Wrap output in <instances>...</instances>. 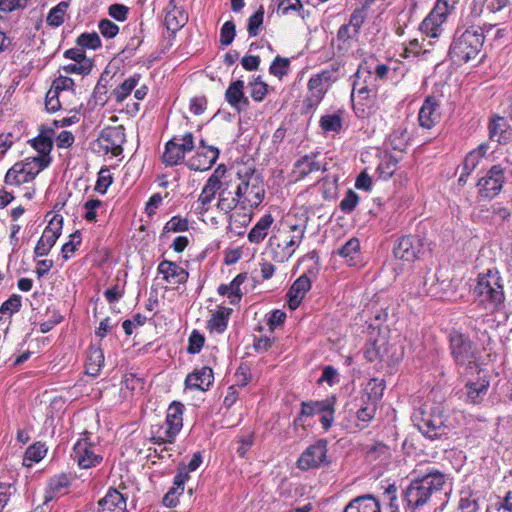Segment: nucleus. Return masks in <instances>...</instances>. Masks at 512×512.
Listing matches in <instances>:
<instances>
[{"label": "nucleus", "instance_id": "1", "mask_svg": "<svg viewBox=\"0 0 512 512\" xmlns=\"http://www.w3.org/2000/svg\"><path fill=\"white\" fill-rule=\"evenodd\" d=\"M475 303L487 313L498 311L505 300L503 279L496 269L478 275L473 289Z\"/></svg>", "mask_w": 512, "mask_h": 512}, {"label": "nucleus", "instance_id": "2", "mask_svg": "<svg viewBox=\"0 0 512 512\" xmlns=\"http://www.w3.org/2000/svg\"><path fill=\"white\" fill-rule=\"evenodd\" d=\"M445 484V476L438 471L413 480L403 493L407 507L411 511L422 508L434 495L441 493Z\"/></svg>", "mask_w": 512, "mask_h": 512}, {"label": "nucleus", "instance_id": "3", "mask_svg": "<svg viewBox=\"0 0 512 512\" xmlns=\"http://www.w3.org/2000/svg\"><path fill=\"white\" fill-rule=\"evenodd\" d=\"M412 421L429 439H438L447 435L448 427L444 418V409L440 404H424L419 407L413 413Z\"/></svg>", "mask_w": 512, "mask_h": 512}, {"label": "nucleus", "instance_id": "4", "mask_svg": "<svg viewBox=\"0 0 512 512\" xmlns=\"http://www.w3.org/2000/svg\"><path fill=\"white\" fill-rule=\"evenodd\" d=\"M306 233V224H290L288 230L281 231L269 239V245L273 253V260L283 263L290 259L295 250L301 244Z\"/></svg>", "mask_w": 512, "mask_h": 512}, {"label": "nucleus", "instance_id": "5", "mask_svg": "<svg viewBox=\"0 0 512 512\" xmlns=\"http://www.w3.org/2000/svg\"><path fill=\"white\" fill-rule=\"evenodd\" d=\"M234 176L236 185L241 188L239 196L243 209L257 207L263 200L265 189L262 177L252 169L238 171Z\"/></svg>", "mask_w": 512, "mask_h": 512}, {"label": "nucleus", "instance_id": "6", "mask_svg": "<svg viewBox=\"0 0 512 512\" xmlns=\"http://www.w3.org/2000/svg\"><path fill=\"white\" fill-rule=\"evenodd\" d=\"M183 404L173 402L167 409L166 419L161 424L151 427L152 439L155 443H172L183 426Z\"/></svg>", "mask_w": 512, "mask_h": 512}, {"label": "nucleus", "instance_id": "7", "mask_svg": "<svg viewBox=\"0 0 512 512\" xmlns=\"http://www.w3.org/2000/svg\"><path fill=\"white\" fill-rule=\"evenodd\" d=\"M484 36L477 29H468L451 45L450 55L458 62L477 59L483 46Z\"/></svg>", "mask_w": 512, "mask_h": 512}, {"label": "nucleus", "instance_id": "8", "mask_svg": "<svg viewBox=\"0 0 512 512\" xmlns=\"http://www.w3.org/2000/svg\"><path fill=\"white\" fill-rule=\"evenodd\" d=\"M221 166V172L217 175V182L220 186L217 191L218 194V202L217 208L220 211L228 214L237 205L241 206V199L239 196V192H241V188L236 185L234 176L231 174H226V169Z\"/></svg>", "mask_w": 512, "mask_h": 512}, {"label": "nucleus", "instance_id": "9", "mask_svg": "<svg viewBox=\"0 0 512 512\" xmlns=\"http://www.w3.org/2000/svg\"><path fill=\"white\" fill-rule=\"evenodd\" d=\"M456 3L457 0H437L433 10L421 23V31L428 37H439L443 31L442 25Z\"/></svg>", "mask_w": 512, "mask_h": 512}, {"label": "nucleus", "instance_id": "10", "mask_svg": "<svg viewBox=\"0 0 512 512\" xmlns=\"http://www.w3.org/2000/svg\"><path fill=\"white\" fill-rule=\"evenodd\" d=\"M194 140L192 133H185L180 137H174L167 142L162 159L165 165L173 166L179 164L185 157L186 152L193 150Z\"/></svg>", "mask_w": 512, "mask_h": 512}, {"label": "nucleus", "instance_id": "11", "mask_svg": "<svg viewBox=\"0 0 512 512\" xmlns=\"http://www.w3.org/2000/svg\"><path fill=\"white\" fill-rule=\"evenodd\" d=\"M450 347L457 365L472 367V364L476 361V349L468 338L461 333L452 332Z\"/></svg>", "mask_w": 512, "mask_h": 512}, {"label": "nucleus", "instance_id": "12", "mask_svg": "<svg viewBox=\"0 0 512 512\" xmlns=\"http://www.w3.org/2000/svg\"><path fill=\"white\" fill-rule=\"evenodd\" d=\"M504 182V168L501 165L492 166L477 183L479 196L484 199L494 198L501 192Z\"/></svg>", "mask_w": 512, "mask_h": 512}, {"label": "nucleus", "instance_id": "13", "mask_svg": "<svg viewBox=\"0 0 512 512\" xmlns=\"http://www.w3.org/2000/svg\"><path fill=\"white\" fill-rule=\"evenodd\" d=\"M416 287L418 295L442 297L449 287V281L440 279L438 271L427 269L422 272Z\"/></svg>", "mask_w": 512, "mask_h": 512}, {"label": "nucleus", "instance_id": "14", "mask_svg": "<svg viewBox=\"0 0 512 512\" xmlns=\"http://www.w3.org/2000/svg\"><path fill=\"white\" fill-rule=\"evenodd\" d=\"M327 463V442L321 439L306 448L297 460V467L301 470H309Z\"/></svg>", "mask_w": 512, "mask_h": 512}, {"label": "nucleus", "instance_id": "15", "mask_svg": "<svg viewBox=\"0 0 512 512\" xmlns=\"http://www.w3.org/2000/svg\"><path fill=\"white\" fill-rule=\"evenodd\" d=\"M62 230V218L54 216L44 229L40 239L38 240L34 253L37 257L48 255L51 248L55 245Z\"/></svg>", "mask_w": 512, "mask_h": 512}, {"label": "nucleus", "instance_id": "16", "mask_svg": "<svg viewBox=\"0 0 512 512\" xmlns=\"http://www.w3.org/2000/svg\"><path fill=\"white\" fill-rule=\"evenodd\" d=\"M221 172V166H218L213 174L206 181L197 201L194 204V210L199 215H204L210 209L212 201L215 199L220 186L217 182V175Z\"/></svg>", "mask_w": 512, "mask_h": 512}, {"label": "nucleus", "instance_id": "17", "mask_svg": "<svg viewBox=\"0 0 512 512\" xmlns=\"http://www.w3.org/2000/svg\"><path fill=\"white\" fill-rule=\"evenodd\" d=\"M73 458L83 469L95 466L102 460V457L95 453V447L86 438L78 440L74 445Z\"/></svg>", "mask_w": 512, "mask_h": 512}, {"label": "nucleus", "instance_id": "18", "mask_svg": "<svg viewBox=\"0 0 512 512\" xmlns=\"http://www.w3.org/2000/svg\"><path fill=\"white\" fill-rule=\"evenodd\" d=\"M423 247L422 240L416 236L402 237L393 249V254L397 259L411 262L419 257Z\"/></svg>", "mask_w": 512, "mask_h": 512}, {"label": "nucleus", "instance_id": "19", "mask_svg": "<svg viewBox=\"0 0 512 512\" xmlns=\"http://www.w3.org/2000/svg\"><path fill=\"white\" fill-rule=\"evenodd\" d=\"M219 155V150L213 146H205L201 141V147L196 155L187 161V166L191 170L206 171L212 167Z\"/></svg>", "mask_w": 512, "mask_h": 512}, {"label": "nucleus", "instance_id": "20", "mask_svg": "<svg viewBox=\"0 0 512 512\" xmlns=\"http://www.w3.org/2000/svg\"><path fill=\"white\" fill-rule=\"evenodd\" d=\"M365 71H357L355 73V80L353 83L351 98L354 100L358 97L360 100H368L376 96L377 82L375 77H363Z\"/></svg>", "mask_w": 512, "mask_h": 512}, {"label": "nucleus", "instance_id": "21", "mask_svg": "<svg viewBox=\"0 0 512 512\" xmlns=\"http://www.w3.org/2000/svg\"><path fill=\"white\" fill-rule=\"evenodd\" d=\"M98 143L105 153L118 156L122 153L124 133L118 128H108L102 131Z\"/></svg>", "mask_w": 512, "mask_h": 512}, {"label": "nucleus", "instance_id": "22", "mask_svg": "<svg viewBox=\"0 0 512 512\" xmlns=\"http://www.w3.org/2000/svg\"><path fill=\"white\" fill-rule=\"evenodd\" d=\"M441 119L440 106L433 97H427L418 114V122L420 127L430 130Z\"/></svg>", "mask_w": 512, "mask_h": 512}, {"label": "nucleus", "instance_id": "23", "mask_svg": "<svg viewBox=\"0 0 512 512\" xmlns=\"http://www.w3.org/2000/svg\"><path fill=\"white\" fill-rule=\"evenodd\" d=\"M158 272L169 285H179L188 279V272L174 262L164 260L158 266Z\"/></svg>", "mask_w": 512, "mask_h": 512}, {"label": "nucleus", "instance_id": "24", "mask_svg": "<svg viewBox=\"0 0 512 512\" xmlns=\"http://www.w3.org/2000/svg\"><path fill=\"white\" fill-rule=\"evenodd\" d=\"M310 288L311 281L306 275L296 279L287 293L289 308L292 310L297 309Z\"/></svg>", "mask_w": 512, "mask_h": 512}, {"label": "nucleus", "instance_id": "25", "mask_svg": "<svg viewBox=\"0 0 512 512\" xmlns=\"http://www.w3.org/2000/svg\"><path fill=\"white\" fill-rule=\"evenodd\" d=\"M71 484V476L68 474H58L50 478L44 495V503H48L60 495L65 493V490Z\"/></svg>", "mask_w": 512, "mask_h": 512}, {"label": "nucleus", "instance_id": "26", "mask_svg": "<svg viewBox=\"0 0 512 512\" xmlns=\"http://www.w3.org/2000/svg\"><path fill=\"white\" fill-rule=\"evenodd\" d=\"M164 21L168 30L176 32L187 23L188 14L183 8L178 7L174 0H171L167 6Z\"/></svg>", "mask_w": 512, "mask_h": 512}, {"label": "nucleus", "instance_id": "27", "mask_svg": "<svg viewBox=\"0 0 512 512\" xmlns=\"http://www.w3.org/2000/svg\"><path fill=\"white\" fill-rule=\"evenodd\" d=\"M213 372L209 367H203L189 374L185 380L186 387L205 391L212 384Z\"/></svg>", "mask_w": 512, "mask_h": 512}, {"label": "nucleus", "instance_id": "28", "mask_svg": "<svg viewBox=\"0 0 512 512\" xmlns=\"http://www.w3.org/2000/svg\"><path fill=\"white\" fill-rule=\"evenodd\" d=\"M98 505V512H124L126 501L119 491L110 489L105 497L98 502Z\"/></svg>", "mask_w": 512, "mask_h": 512}, {"label": "nucleus", "instance_id": "29", "mask_svg": "<svg viewBox=\"0 0 512 512\" xmlns=\"http://www.w3.org/2000/svg\"><path fill=\"white\" fill-rule=\"evenodd\" d=\"M344 512H381L380 504L372 495H363L352 499Z\"/></svg>", "mask_w": 512, "mask_h": 512}, {"label": "nucleus", "instance_id": "30", "mask_svg": "<svg viewBox=\"0 0 512 512\" xmlns=\"http://www.w3.org/2000/svg\"><path fill=\"white\" fill-rule=\"evenodd\" d=\"M489 138L497 143H507L511 138V130L508 122L503 117L492 119L489 124Z\"/></svg>", "mask_w": 512, "mask_h": 512}, {"label": "nucleus", "instance_id": "31", "mask_svg": "<svg viewBox=\"0 0 512 512\" xmlns=\"http://www.w3.org/2000/svg\"><path fill=\"white\" fill-rule=\"evenodd\" d=\"M274 222V218L271 214H266L260 218V220L254 225L251 231L248 233V240L251 243L259 244L262 242L268 234Z\"/></svg>", "mask_w": 512, "mask_h": 512}, {"label": "nucleus", "instance_id": "32", "mask_svg": "<svg viewBox=\"0 0 512 512\" xmlns=\"http://www.w3.org/2000/svg\"><path fill=\"white\" fill-rule=\"evenodd\" d=\"M247 276L244 273L238 274L228 285L222 284L218 287V293L226 295L230 299L231 304H236L240 301L242 294L240 286L244 283Z\"/></svg>", "mask_w": 512, "mask_h": 512}, {"label": "nucleus", "instance_id": "33", "mask_svg": "<svg viewBox=\"0 0 512 512\" xmlns=\"http://www.w3.org/2000/svg\"><path fill=\"white\" fill-rule=\"evenodd\" d=\"M33 180L30 174L25 170V166L18 162H16L5 175V183L9 186L19 187Z\"/></svg>", "mask_w": 512, "mask_h": 512}, {"label": "nucleus", "instance_id": "34", "mask_svg": "<svg viewBox=\"0 0 512 512\" xmlns=\"http://www.w3.org/2000/svg\"><path fill=\"white\" fill-rule=\"evenodd\" d=\"M465 387L467 401L472 404H479L483 401L488 392L489 381L479 379L476 382H468Z\"/></svg>", "mask_w": 512, "mask_h": 512}, {"label": "nucleus", "instance_id": "35", "mask_svg": "<svg viewBox=\"0 0 512 512\" xmlns=\"http://www.w3.org/2000/svg\"><path fill=\"white\" fill-rule=\"evenodd\" d=\"M243 89L244 82L242 80H236L230 84L225 93L227 102L238 110L241 109V105H247V99L244 97Z\"/></svg>", "mask_w": 512, "mask_h": 512}, {"label": "nucleus", "instance_id": "36", "mask_svg": "<svg viewBox=\"0 0 512 512\" xmlns=\"http://www.w3.org/2000/svg\"><path fill=\"white\" fill-rule=\"evenodd\" d=\"M232 312V309L227 307H219L216 312H214L208 321V329L211 332L222 333L227 327L229 316Z\"/></svg>", "mask_w": 512, "mask_h": 512}, {"label": "nucleus", "instance_id": "37", "mask_svg": "<svg viewBox=\"0 0 512 512\" xmlns=\"http://www.w3.org/2000/svg\"><path fill=\"white\" fill-rule=\"evenodd\" d=\"M51 162V157L46 155H37L34 157H28L23 161H20L23 166H25V170L30 174V176L35 179V177L45 169Z\"/></svg>", "mask_w": 512, "mask_h": 512}, {"label": "nucleus", "instance_id": "38", "mask_svg": "<svg viewBox=\"0 0 512 512\" xmlns=\"http://www.w3.org/2000/svg\"><path fill=\"white\" fill-rule=\"evenodd\" d=\"M320 169V164L315 160V157L306 155L295 163L293 173L298 180Z\"/></svg>", "mask_w": 512, "mask_h": 512}, {"label": "nucleus", "instance_id": "39", "mask_svg": "<svg viewBox=\"0 0 512 512\" xmlns=\"http://www.w3.org/2000/svg\"><path fill=\"white\" fill-rule=\"evenodd\" d=\"M104 364V353L99 347H91L86 362V373L91 376L99 375Z\"/></svg>", "mask_w": 512, "mask_h": 512}, {"label": "nucleus", "instance_id": "40", "mask_svg": "<svg viewBox=\"0 0 512 512\" xmlns=\"http://www.w3.org/2000/svg\"><path fill=\"white\" fill-rule=\"evenodd\" d=\"M335 404V398H327L321 401L316 402H303L301 414L305 416H314L316 414H321L332 408Z\"/></svg>", "mask_w": 512, "mask_h": 512}, {"label": "nucleus", "instance_id": "41", "mask_svg": "<svg viewBox=\"0 0 512 512\" xmlns=\"http://www.w3.org/2000/svg\"><path fill=\"white\" fill-rule=\"evenodd\" d=\"M51 133V130H42L40 134L31 141L32 146L38 152V155L49 156L53 147Z\"/></svg>", "mask_w": 512, "mask_h": 512}, {"label": "nucleus", "instance_id": "42", "mask_svg": "<svg viewBox=\"0 0 512 512\" xmlns=\"http://www.w3.org/2000/svg\"><path fill=\"white\" fill-rule=\"evenodd\" d=\"M140 79L139 75L132 76L126 79L122 84H120L113 91V96L117 102H122L125 98L132 92V90L137 86L138 81Z\"/></svg>", "mask_w": 512, "mask_h": 512}, {"label": "nucleus", "instance_id": "43", "mask_svg": "<svg viewBox=\"0 0 512 512\" xmlns=\"http://www.w3.org/2000/svg\"><path fill=\"white\" fill-rule=\"evenodd\" d=\"M68 4L60 2L57 6L52 8L47 16V23L51 26L58 27L64 22Z\"/></svg>", "mask_w": 512, "mask_h": 512}, {"label": "nucleus", "instance_id": "44", "mask_svg": "<svg viewBox=\"0 0 512 512\" xmlns=\"http://www.w3.org/2000/svg\"><path fill=\"white\" fill-rule=\"evenodd\" d=\"M332 80V72L329 70L322 71L312 76L308 82V89L327 90L326 84Z\"/></svg>", "mask_w": 512, "mask_h": 512}, {"label": "nucleus", "instance_id": "45", "mask_svg": "<svg viewBox=\"0 0 512 512\" xmlns=\"http://www.w3.org/2000/svg\"><path fill=\"white\" fill-rule=\"evenodd\" d=\"M21 306V297L18 295L11 296L0 307V320L6 315L10 317L17 312Z\"/></svg>", "mask_w": 512, "mask_h": 512}, {"label": "nucleus", "instance_id": "46", "mask_svg": "<svg viewBox=\"0 0 512 512\" xmlns=\"http://www.w3.org/2000/svg\"><path fill=\"white\" fill-rule=\"evenodd\" d=\"M384 388L383 381H378L377 379L371 380L367 386L368 399L372 403L377 404V401H379L383 396Z\"/></svg>", "mask_w": 512, "mask_h": 512}, {"label": "nucleus", "instance_id": "47", "mask_svg": "<svg viewBox=\"0 0 512 512\" xmlns=\"http://www.w3.org/2000/svg\"><path fill=\"white\" fill-rule=\"evenodd\" d=\"M77 44L83 48L97 49L101 46V39L96 32L83 33L77 38Z\"/></svg>", "mask_w": 512, "mask_h": 512}, {"label": "nucleus", "instance_id": "48", "mask_svg": "<svg viewBox=\"0 0 512 512\" xmlns=\"http://www.w3.org/2000/svg\"><path fill=\"white\" fill-rule=\"evenodd\" d=\"M46 450L43 449L41 445H32L30 446L24 458V463L27 466H30L33 462H39L45 456Z\"/></svg>", "mask_w": 512, "mask_h": 512}, {"label": "nucleus", "instance_id": "49", "mask_svg": "<svg viewBox=\"0 0 512 512\" xmlns=\"http://www.w3.org/2000/svg\"><path fill=\"white\" fill-rule=\"evenodd\" d=\"M59 85H55L53 89L47 92L45 107L49 112H56L61 108L59 100Z\"/></svg>", "mask_w": 512, "mask_h": 512}, {"label": "nucleus", "instance_id": "50", "mask_svg": "<svg viewBox=\"0 0 512 512\" xmlns=\"http://www.w3.org/2000/svg\"><path fill=\"white\" fill-rule=\"evenodd\" d=\"M92 63L90 60L75 62L64 66V71L68 74L86 75L91 71Z\"/></svg>", "mask_w": 512, "mask_h": 512}, {"label": "nucleus", "instance_id": "51", "mask_svg": "<svg viewBox=\"0 0 512 512\" xmlns=\"http://www.w3.org/2000/svg\"><path fill=\"white\" fill-rule=\"evenodd\" d=\"M264 10L260 7L248 20V33L251 37L258 35V29L263 23Z\"/></svg>", "mask_w": 512, "mask_h": 512}, {"label": "nucleus", "instance_id": "52", "mask_svg": "<svg viewBox=\"0 0 512 512\" xmlns=\"http://www.w3.org/2000/svg\"><path fill=\"white\" fill-rule=\"evenodd\" d=\"M320 125L324 131L337 132L341 128V118L336 114L325 115L321 118Z\"/></svg>", "mask_w": 512, "mask_h": 512}, {"label": "nucleus", "instance_id": "53", "mask_svg": "<svg viewBox=\"0 0 512 512\" xmlns=\"http://www.w3.org/2000/svg\"><path fill=\"white\" fill-rule=\"evenodd\" d=\"M289 59L276 57L270 66V72L278 78H282L288 72Z\"/></svg>", "mask_w": 512, "mask_h": 512}, {"label": "nucleus", "instance_id": "54", "mask_svg": "<svg viewBox=\"0 0 512 512\" xmlns=\"http://www.w3.org/2000/svg\"><path fill=\"white\" fill-rule=\"evenodd\" d=\"M360 248L359 241L356 238L348 240L339 250L338 253L343 258L354 259V255L358 253Z\"/></svg>", "mask_w": 512, "mask_h": 512}, {"label": "nucleus", "instance_id": "55", "mask_svg": "<svg viewBox=\"0 0 512 512\" xmlns=\"http://www.w3.org/2000/svg\"><path fill=\"white\" fill-rule=\"evenodd\" d=\"M267 84L262 82L259 78L250 83V95L255 101H262L266 96L268 89Z\"/></svg>", "mask_w": 512, "mask_h": 512}, {"label": "nucleus", "instance_id": "56", "mask_svg": "<svg viewBox=\"0 0 512 512\" xmlns=\"http://www.w3.org/2000/svg\"><path fill=\"white\" fill-rule=\"evenodd\" d=\"M235 24L232 21H226L220 32V42L222 45L228 46L235 37Z\"/></svg>", "mask_w": 512, "mask_h": 512}, {"label": "nucleus", "instance_id": "57", "mask_svg": "<svg viewBox=\"0 0 512 512\" xmlns=\"http://www.w3.org/2000/svg\"><path fill=\"white\" fill-rule=\"evenodd\" d=\"M81 243V235L79 231L70 235V241L62 246V254L65 259L69 258V254L75 252L76 247Z\"/></svg>", "mask_w": 512, "mask_h": 512}, {"label": "nucleus", "instance_id": "58", "mask_svg": "<svg viewBox=\"0 0 512 512\" xmlns=\"http://www.w3.org/2000/svg\"><path fill=\"white\" fill-rule=\"evenodd\" d=\"M359 196L352 190H349L344 199L340 202V208L344 212H351L357 206Z\"/></svg>", "mask_w": 512, "mask_h": 512}, {"label": "nucleus", "instance_id": "59", "mask_svg": "<svg viewBox=\"0 0 512 512\" xmlns=\"http://www.w3.org/2000/svg\"><path fill=\"white\" fill-rule=\"evenodd\" d=\"M188 229V221L180 217L171 218L165 225L166 232H181Z\"/></svg>", "mask_w": 512, "mask_h": 512}, {"label": "nucleus", "instance_id": "60", "mask_svg": "<svg viewBox=\"0 0 512 512\" xmlns=\"http://www.w3.org/2000/svg\"><path fill=\"white\" fill-rule=\"evenodd\" d=\"M99 29L101 34L107 38L115 37L119 32V27L108 19H103L99 23Z\"/></svg>", "mask_w": 512, "mask_h": 512}, {"label": "nucleus", "instance_id": "61", "mask_svg": "<svg viewBox=\"0 0 512 512\" xmlns=\"http://www.w3.org/2000/svg\"><path fill=\"white\" fill-rule=\"evenodd\" d=\"M27 0H0L1 12H12L26 7Z\"/></svg>", "mask_w": 512, "mask_h": 512}, {"label": "nucleus", "instance_id": "62", "mask_svg": "<svg viewBox=\"0 0 512 512\" xmlns=\"http://www.w3.org/2000/svg\"><path fill=\"white\" fill-rule=\"evenodd\" d=\"M204 345V337L197 331H193L189 337L188 351L198 353Z\"/></svg>", "mask_w": 512, "mask_h": 512}, {"label": "nucleus", "instance_id": "63", "mask_svg": "<svg viewBox=\"0 0 512 512\" xmlns=\"http://www.w3.org/2000/svg\"><path fill=\"white\" fill-rule=\"evenodd\" d=\"M111 183H112V178L109 174V171L101 170L99 172V177H98V181L96 183L95 189L98 192L104 194Z\"/></svg>", "mask_w": 512, "mask_h": 512}, {"label": "nucleus", "instance_id": "64", "mask_svg": "<svg viewBox=\"0 0 512 512\" xmlns=\"http://www.w3.org/2000/svg\"><path fill=\"white\" fill-rule=\"evenodd\" d=\"M459 508L461 509L462 512H477L479 509V505L477 499L466 497L461 498Z\"/></svg>", "mask_w": 512, "mask_h": 512}]
</instances>
